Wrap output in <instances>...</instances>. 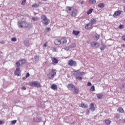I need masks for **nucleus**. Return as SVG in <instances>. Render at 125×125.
<instances>
[{
    "mask_svg": "<svg viewBox=\"0 0 125 125\" xmlns=\"http://www.w3.org/2000/svg\"><path fill=\"white\" fill-rule=\"evenodd\" d=\"M100 49H101V50H104V49H105V46H103L101 47Z\"/></svg>",
    "mask_w": 125,
    "mask_h": 125,
    "instance_id": "49530a36",
    "label": "nucleus"
},
{
    "mask_svg": "<svg viewBox=\"0 0 125 125\" xmlns=\"http://www.w3.org/2000/svg\"><path fill=\"white\" fill-rule=\"evenodd\" d=\"M90 113V111L88 109H87L86 112V115H88Z\"/></svg>",
    "mask_w": 125,
    "mask_h": 125,
    "instance_id": "603ef678",
    "label": "nucleus"
},
{
    "mask_svg": "<svg viewBox=\"0 0 125 125\" xmlns=\"http://www.w3.org/2000/svg\"><path fill=\"white\" fill-rule=\"evenodd\" d=\"M53 51L54 52H56V51H56V48H53Z\"/></svg>",
    "mask_w": 125,
    "mask_h": 125,
    "instance_id": "864d4df0",
    "label": "nucleus"
},
{
    "mask_svg": "<svg viewBox=\"0 0 125 125\" xmlns=\"http://www.w3.org/2000/svg\"><path fill=\"white\" fill-rule=\"evenodd\" d=\"M4 124H5V122H4V121H0V125H4Z\"/></svg>",
    "mask_w": 125,
    "mask_h": 125,
    "instance_id": "c03bdc74",
    "label": "nucleus"
},
{
    "mask_svg": "<svg viewBox=\"0 0 125 125\" xmlns=\"http://www.w3.org/2000/svg\"><path fill=\"white\" fill-rule=\"evenodd\" d=\"M51 88L53 89V90L57 89V85L55 84V83L52 84L51 86Z\"/></svg>",
    "mask_w": 125,
    "mask_h": 125,
    "instance_id": "4be33fe9",
    "label": "nucleus"
},
{
    "mask_svg": "<svg viewBox=\"0 0 125 125\" xmlns=\"http://www.w3.org/2000/svg\"><path fill=\"white\" fill-rule=\"evenodd\" d=\"M20 63L21 62L19 61L16 63V65H17L18 68H20V66H21V64Z\"/></svg>",
    "mask_w": 125,
    "mask_h": 125,
    "instance_id": "c9c22d12",
    "label": "nucleus"
},
{
    "mask_svg": "<svg viewBox=\"0 0 125 125\" xmlns=\"http://www.w3.org/2000/svg\"><path fill=\"white\" fill-rule=\"evenodd\" d=\"M73 92L75 94H78L79 93V89L75 87V88L73 89Z\"/></svg>",
    "mask_w": 125,
    "mask_h": 125,
    "instance_id": "393cba45",
    "label": "nucleus"
},
{
    "mask_svg": "<svg viewBox=\"0 0 125 125\" xmlns=\"http://www.w3.org/2000/svg\"><path fill=\"white\" fill-rule=\"evenodd\" d=\"M73 8H74L73 7L66 6L65 7L66 12H67V13L70 12V11H71V10H72V9H73Z\"/></svg>",
    "mask_w": 125,
    "mask_h": 125,
    "instance_id": "aec40b11",
    "label": "nucleus"
},
{
    "mask_svg": "<svg viewBox=\"0 0 125 125\" xmlns=\"http://www.w3.org/2000/svg\"><path fill=\"white\" fill-rule=\"evenodd\" d=\"M41 19L42 20V24L43 25H45V26L47 25L49 23H50V20L46 17V16L44 15H42L41 16Z\"/></svg>",
    "mask_w": 125,
    "mask_h": 125,
    "instance_id": "f257e3e1",
    "label": "nucleus"
},
{
    "mask_svg": "<svg viewBox=\"0 0 125 125\" xmlns=\"http://www.w3.org/2000/svg\"><path fill=\"white\" fill-rule=\"evenodd\" d=\"M15 75H16V76H20V67H17L16 69V70L15 72Z\"/></svg>",
    "mask_w": 125,
    "mask_h": 125,
    "instance_id": "4468645a",
    "label": "nucleus"
},
{
    "mask_svg": "<svg viewBox=\"0 0 125 125\" xmlns=\"http://www.w3.org/2000/svg\"><path fill=\"white\" fill-rule=\"evenodd\" d=\"M58 63V60L56 58H52V64L53 65H55V64H57Z\"/></svg>",
    "mask_w": 125,
    "mask_h": 125,
    "instance_id": "ddd939ff",
    "label": "nucleus"
},
{
    "mask_svg": "<svg viewBox=\"0 0 125 125\" xmlns=\"http://www.w3.org/2000/svg\"><path fill=\"white\" fill-rule=\"evenodd\" d=\"M61 42L63 44L66 43L67 42V39L65 37L62 38L61 40Z\"/></svg>",
    "mask_w": 125,
    "mask_h": 125,
    "instance_id": "a211bd4d",
    "label": "nucleus"
},
{
    "mask_svg": "<svg viewBox=\"0 0 125 125\" xmlns=\"http://www.w3.org/2000/svg\"><path fill=\"white\" fill-rule=\"evenodd\" d=\"M25 21H18V25L19 26V28H24L25 27Z\"/></svg>",
    "mask_w": 125,
    "mask_h": 125,
    "instance_id": "1a4fd4ad",
    "label": "nucleus"
},
{
    "mask_svg": "<svg viewBox=\"0 0 125 125\" xmlns=\"http://www.w3.org/2000/svg\"><path fill=\"white\" fill-rule=\"evenodd\" d=\"M89 110L91 111V112H94L95 111V107H94V104L93 103L90 104Z\"/></svg>",
    "mask_w": 125,
    "mask_h": 125,
    "instance_id": "9d476101",
    "label": "nucleus"
},
{
    "mask_svg": "<svg viewBox=\"0 0 125 125\" xmlns=\"http://www.w3.org/2000/svg\"><path fill=\"white\" fill-rule=\"evenodd\" d=\"M73 35H75V36H78L79 34H80V31H77V30H73Z\"/></svg>",
    "mask_w": 125,
    "mask_h": 125,
    "instance_id": "bb28decb",
    "label": "nucleus"
},
{
    "mask_svg": "<svg viewBox=\"0 0 125 125\" xmlns=\"http://www.w3.org/2000/svg\"><path fill=\"white\" fill-rule=\"evenodd\" d=\"M105 125H110V124H111V121L109 120H105Z\"/></svg>",
    "mask_w": 125,
    "mask_h": 125,
    "instance_id": "72a5a7b5",
    "label": "nucleus"
},
{
    "mask_svg": "<svg viewBox=\"0 0 125 125\" xmlns=\"http://www.w3.org/2000/svg\"><path fill=\"white\" fill-rule=\"evenodd\" d=\"M103 97V95L101 94H97V98L98 99H101Z\"/></svg>",
    "mask_w": 125,
    "mask_h": 125,
    "instance_id": "f704fd0d",
    "label": "nucleus"
},
{
    "mask_svg": "<svg viewBox=\"0 0 125 125\" xmlns=\"http://www.w3.org/2000/svg\"><path fill=\"white\" fill-rule=\"evenodd\" d=\"M33 121L35 123H40V122H42V118L40 117H37L36 118H34Z\"/></svg>",
    "mask_w": 125,
    "mask_h": 125,
    "instance_id": "f3484780",
    "label": "nucleus"
},
{
    "mask_svg": "<svg viewBox=\"0 0 125 125\" xmlns=\"http://www.w3.org/2000/svg\"><path fill=\"white\" fill-rule=\"evenodd\" d=\"M122 86L123 87H124V88H125V83L122 84Z\"/></svg>",
    "mask_w": 125,
    "mask_h": 125,
    "instance_id": "bf43d9fd",
    "label": "nucleus"
},
{
    "mask_svg": "<svg viewBox=\"0 0 125 125\" xmlns=\"http://www.w3.org/2000/svg\"><path fill=\"white\" fill-rule=\"evenodd\" d=\"M25 3H26V0H22L21 3V5H25Z\"/></svg>",
    "mask_w": 125,
    "mask_h": 125,
    "instance_id": "a19ab883",
    "label": "nucleus"
},
{
    "mask_svg": "<svg viewBox=\"0 0 125 125\" xmlns=\"http://www.w3.org/2000/svg\"><path fill=\"white\" fill-rule=\"evenodd\" d=\"M122 46H123V47H125V44H122Z\"/></svg>",
    "mask_w": 125,
    "mask_h": 125,
    "instance_id": "0e129e2a",
    "label": "nucleus"
},
{
    "mask_svg": "<svg viewBox=\"0 0 125 125\" xmlns=\"http://www.w3.org/2000/svg\"><path fill=\"white\" fill-rule=\"evenodd\" d=\"M118 111L120 113H122L125 112V111L124 110V109L122 108V107H120L118 108Z\"/></svg>",
    "mask_w": 125,
    "mask_h": 125,
    "instance_id": "7c9ffc66",
    "label": "nucleus"
},
{
    "mask_svg": "<svg viewBox=\"0 0 125 125\" xmlns=\"http://www.w3.org/2000/svg\"><path fill=\"white\" fill-rule=\"evenodd\" d=\"M78 14V10L77 9H74L72 11L71 16L72 17H76Z\"/></svg>",
    "mask_w": 125,
    "mask_h": 125,
    "instance_id": "9b49d317",
    "label": "nucleus"
},
{
    "mask_svg": "<svg viewBox=\"0 0 125 125\" xmlns=\"http://www.w3.org/2000/svg\"><path fill=\"white\" fill-rule=\"evenodd\" d=\"M87 85H88V86L91 85V83L88 82V83H87Z\"/></svg>",
    "mask_w": 125,
    "mask_h": 125,
    "instance_id": "5fc2aeb1",
    "label": "nucleus"
},
{
    "mask_svg": "<svg viewBox=\"0 0 125 125\" xmlns=\"http://www.w3.org/2000/svg\"><path fill=\"white\" fill-rule=\"evenodd\" d=\"M33 85H34L35 87H41V86H42L41 83L37 81H34L32 82V83L30 84V86H33Z\"/></svg>",
    "mask_w": 125,
    "mask_h": 125,
    "instance_id": "20e7f679",
    "label": "nucleus"
},
{
    "mask_svg": "<svg viewBox=\"0 0 125 125\" xmlns=\"http://www.w3.org/2000/svg\"><path fill=\"white\" fill-rule=\"evenodd\" d=\"M80 107L82 108H87V105L84 104V103H82L80 105Z\"/></svg>",
    "mask_w": 125,
    "mask_h": 125,
    "instance_id": "c85d7f7f",
    "label": "nucleus"
},
{
    "mask_svg": "<svg viewBox=\"0 0 125 125\" xmlns=\"http://www.w3.org/2000/svg\"><path fill=\"white\" fill-rule=\"evenodd\" d=\"M89 2L90 4H95L96 3V0H89Z\"/></svg>",
    "mask_w": 125,
    "mask_h": 125,
    "instance_id": "a878e982",
    "label": "nucleus"
},
{
    "mask_svg": "<svg viewBox=\"0 0 125 125\" xmlns=\"http://www.w3.org/2000/svg\"><path fill=\"white\" fill-rule=\"evenodd\" d=\"M97 22L96 19H92L90 21V23L93 25V24H95Z\"/></svg>",
    "mask_w": 125,
    "mask_h": 125,
    "instance_id": "412c9836",
    "label": "nucleus"
},
{
    "mask_svg": "<svg viewBox=\"0 0 125 125\" xmlns=\"http://www.w3.org/2000/svg\"><path fill=\"white\" fill-rule=\"evenodd\" d=\"M32 20L34 21H38L39 20V17H33L32 18Z\"/></svg>",
    "mask_w": 125,
    "mask_h": 125,
    "instance_id": "c756f323",
    "label": "nucleus"
},
{
    "mask_svg": "<svg viewBox=\"0 0 125 125\" xmlns=\"http://www.w3.org/2000/svg\"><path fill=\"white\" fill-rule=\"evenodd\" d=\"M91 46L95 47H98L99 46V44L97 42H92L91 43Z\"/></svg>",
    "mask_w": 125,
    "mask_h": 125,
    "instance_id": "2eb2a0df",
    "label": "nucleus"
},
{
    "mask_svg": "<svg viewBox=\"0 0 125 125\" xmlns=\"http://www.w3.org/2000/svg\"><path fill=\"white\" fill-rule=\"evenodd\" d=\"M24 27L27 29H31L33 27V24L30 22H25Z\"/></svg>",
    "mask_w": 125,
    "mask_h": 125,
    "instance_id": "0eeeda50",
    "label": "nucleus"
},
{
    "mask_svg": "<svg viewBox=\"0 0 125 125\" xmlns=\"http://www.w3.org/2000/svg\"><path fill=\"white\" fill-rule=\"evenodd\" d=\"M66 87H67V88L68 89H69V90H74V88H75V87H76V86H75V85L73 83H69L68 84Z\"/></svg>",
    "mask_w": 125,
    "mask_h": 125,
    "instance_id": "423d86ee",
    "label": "nucleus"
},
{
    "mask_svg": "<svg viewBox=\"0 0 125 125\" xmlns=\"http://www.w3.org/2000/svg\"><path fill=\"white\" fill-rule=\"evenodd\" d=\"M68 65L69 66H77V62H76V61H73V60H70L68 61Z\"/></svg>",
    "mask_w": 125,
    "mask_h": 125,
    "instance_id": "39448f33",
    "label": "nucleus"
},
{
    "mask_svg": "<svg viewBox=\"0 0 125 125\" xmlns=\"http://www.w3.org/2000/svg\"><path fill=\"white\" fill-rule=\"evenodd\" d=\"M90 90L91 91H94V90H95V87H94V85L91 87Z\"/></svg>",
    "mask_w": 125,
    "mask_h": 125,
    "instance_id": "58836bf2",
    "label": "nucleus"
},
{
    "mask_svg": "<svg viewBox=\"0 0 125 125\" xmlns=\"http://www.w3.org/2000/svg\"><path fill=\"white\" fill-rule=\"evenodd\" d=\"M100 38V35L97 34H95L94 39L96 41H97V40H99Z\"/></svg>",
    "mask_w": 125,
    "mask_h": 125,
    "instance_id": "b1692460",
    "label": "nucleus"
},
{
    "mask_svg": "<svg viewBox=\"0 0 125 125\" xmlns=\"http://www.w3.org/2000/svg\"><path fill=\"white\" fill-rule=\"evenodd\" d=\"M47 29V30H48V31L50 30V28H49V27H48Z\"/></svg>",
    "mask_w": 125,
    "mask_h": 125,
    "instance_id": "e2e57ef3",
    "label": "nucleus"
},
{
    "mask_svg": "<svg viewBox=\"0 0 125 125\" xmlns=\"http://www.w3.org/2000/svg\"><path fill=\"white\" fill-rule=\"evenodd\" d=\"M124 123L125 124V119L124 120Z\"/></svg>",
    "mask_w": 125,
    "mask_h": 125,
    "instance_id": "69168bd1",
    "label": "nucleus"
},
{
    "mask_svg": "<svg viewBox=\"0 0 125 125\" xmlns=\"http://www.w3.org/2000/svg\"><path fill=\"white\" fill-rule=\"evenodd\" d=\"M0 43L4 44V43H5V42H4V41H2L0 42Z\"/></svg>",
    "mask_w": 125,
    "mask_h": 125,
    "instance_id": "4d7b16f0",
    "label": "nucleus"
},
{
    "mask_svg": "<svg viewBox=\"0 0 125 125\" xmlns=\"http://www.w3.org/2000/svg\"><path fill=\"white\" fill-rule=\"evenodd\" d=\"M124 3H125V0L123 1Z\"/></svg>",
    "mask_w": 125,
    "mask_h": 125,
    "instance_id": "338daca9",
    "label": "nucleus"
},
{
    "mask_svg": "<svg viewBox=\"0 0 125 125\" xmlns=\"http://www.w3.org/2000/svg\"><path fill=\"white\" fill-rule=\"evenodd\" d=\"M54 43L56 45H60V44H61V40L59 39H56L54 41Z\"/></svg>",
    "mask_w": 125,
    "mask_h": 125,
    "instance_id": "dca6fc26",
    "label": "nucleus"
},
{
    "mask_svg": "<svg viewBox=\"0 0 125 125\" xmlns=\"http://www.w3.org/2000/svg\"><path fill=\"white\" fill-rule=\"evenodd\" d=\"M121 13H122V11L121 10L116 11L114 12V14L113 15V17H117V16H120Z\"/></svg>",
    "mask_w": 125,
    "mask_h": 125,
    "instance_id": "6e6552de",
    "label": "nucleus"
},
{
    "mask_svg": "<svg viewBox=\"0 0 125 125\" xmlns=\"http://www.w3.org/2000/svg\"><path fill=\"white\" fill-rule=\"evenodd\" d=\"M76 46H77V44H76L75 43H72L70 46H69L70 48H75Z\"/></svg>",
    "mask_w": 125,
    "mask_h": 125,
    "instance_id": "473e14b6",
    "label": "nucleus"
},
{
    "mask_svg": "<svg viewBox=\"0 0 125 125\" xmlns=\"http://www.w3.org/2000/svg\"><path fill=\"white\" fill-rule=\"evenodd\" d=\"M73 74L74 76H84L85 75V73L81 72L80 70H74Z\"/></svg>",
    "mask_w": 125,
    "mask_h": 125,
    "instance_id": "7ed1b4c3",
    "label": "nucleus"
},
{
    "mask_svg": "<svg viewBox=\"0 0 125 125\" xmlns=\"http://www.w3.org/2000/svg\"><path fill=\"white\" fill-rule=\"evenodd\" d=\"M21 89H22V90H26V88L25 86H22V87H21Z\"/></svg>",
    "mask_w": 125,
    "mask_h": 125,
    "instance_id": "3c124183",
    "label": "nucleus"
},
{
    "mask_svg": "<svg viewBox=\"0 0 125 125\" xmlns=\"http://www.w3.org/2000/svg\"><path fill=\"white\" fill-rule=\"evenodd\" d=\"M21 64H25V63H26V61L25 59H21L20 60H19Z\"/></svg>",
    "mask_w": 125,
    "mask_h": 125,
    "instance_id": "5701e85b",
    "label": "nucleus"
},
{
    "mask_svg": "<svg viewBox=\"0 0 125 125\" xmlns=\"http://www.w3.org/2000/svg\"><path fill=\"white\" fill-rule=\"evenodd\" d=\"M25 77H26V78H28V77H30V73H27Z\"/></svg>",
    "mask_w": 125,
    "mask_h": 125,
    "instance_id": "8fccbe9b",
    "label": "nucleus"
},
{
    "mask_svg": "<svg viewBox=\"0 0 125 125\" xmlns=\"http://www.w3.org/2000/svg\"><path fill=\"white\" fill-rule=\"evenodd\" d=\"M43 46H44V47H46L47 46V45L46 44V43H45L44 44Z\"/></svg>",
    "mask_w": 125,
    "mask_h": 125,
    "instance_id": "13d9d810",
    "label": "nucleus"
},
{
    "mask_svg": "<svg viewBox=\"0 0 125 125\" xmlns=\"http://www.w3.org/2000/svg\"><path fill=\"white\" fill-rule=\"evenodd\" d=\"M119 29H124V25H123V24H120V25L119 26Z\"/></svg>",
    "mask_w": 125,
    "mask_h": 125,
    "instance_id": "a18cd8bd",
    "label": "nucleus"
},
{
    "mask_svg": "<svg viewBox=\"0 0 125 125\" xmlns=\"http://www.w3.org/2000/svg\"><path fill=\"white\" fill-rule=\"evenodd\" d=\"M93 9H90L89 10L87 11V13L88 14H90L91 13H92Z\"/></svg>",
    "mask_w": 125,
    "mask_h": 125,
    "instance_id": "4c0bfd02",
    "label": "nucleus"
},
{
    "mask_svg": "<svg viewBox=\"0 0 125 125\" xmlns=\"http://www.w3.org/2000/svg\"><path fill=\"white\" fill-rule=\"evenodd\" d=\"M122 40H123V41H125V35L123 36L122 38Z\"/></svg>",
    "mask_w": 125,
    "mask_h": 125,
    "instance_id": "6e6d98bb",
    "label": "nucleus"
},
{
    "mask_svg": "<svg viewBox=\"0 0 125 125\" xmlns=\"http://www.w3.org/2000/svg\"><path fill=\"white\" fill-rule=\"evenodd\" d=\"M91 27H92V25L91 24V23L90 22L88 24H87L85 26V28L87 29V30H89V29H90L91 28Z\"/></svg>",
    "mask_w": 125,
    "mask_h": 125,
    "instance_id": "6ab92c4d",
    "label": "nucleus"
},
{
    "mask_svg": "<svg viewBox=\"0 0 125 125\" xmlns=\"http://www.w3.org/2000/svg\"><path fill=\"white\" fill-rule=\"evenodd\" d=\"M17 122V121H16V120H13L12 121V124L13 125H14L15 124H16Z\"/></svg>",
    "mask_w": 125,
    "mask_h": 125,
    "instance_id": "de8ad7c7",
    "label": "nucleus"
},
{
    "mask_svg": "<svg viewBox=\"0 0 125 125\" xmlns=\"http://www.w3.org/2000/svg\"><path fill=\"white\" fill-rule=\"evenodd\" d=\"M98 7H100V8H103V7H104V3H100L98 4Z\"/></svg>",
    "mask_w": 125,
    "mask_h": 125,
    "instance_id": "2f4dec72",
    "label": "nucleus"
},
{
    "mask_svg": "<svg viewBox=\"0 0 125 125\" xmlns=\"http://www.w3.org/2000/svg\"><path fill=\"white\" fill-rule=\"evenodd\" d=\"M34 59L35 61H39V60H40V57L36 55L34 57Z\"/></svg>",
    "mask_w": 125,
    "mask_h": 125,
    "instance_id": "e433bc0d",
    "label": "nucleus"
},
{
    "mask_svg": "<svg viewBox=\"0 0 125 125\" xmlns=\"http://www.w3.org/2000/svg\"><path fill=\"white\" fill-rule=\"evenodd\" d=\"M120 117L121 116H120V115H116L115 118L116 119H120Z\"/></svg>",
    "mask_w": 125,
    "mask_h": 125,
    "instance_id": "09e8293b",
    "label": "nucleus"
},
{
    "mask_svg": "<svg viewBox=\"0 0 125 125\" xmlns=\"http://www.w3.org/2000/svg\"><path fill=\"white\" fill-rule=\"evenodd\" d=\"M84 3V1H82L81 2V4H83Z\"/></svg>",
    "mask_w": 125,
    "mask_h": 125,
    "instance_id": "052dcab7",
    "label": "nucleus"
},
{
    "mask_svg": "<svg viewBox=\"0 0 125 125\" xmlns=\"http://www.w3.org/2000/svg\"><path fill=\"white\" fill-rule=\"evenodd\" d=\"M23 43H24V45H26V46H27V45H29V44H30V42H29V41H28V40H25L23 42Z\"/></svg>",
    "mask_w": 125,
    "mask_h": 125,
    "instance_id": "cd10ccee",
    "label": "nucleus"
},
{
    "mask_svg": "<svg viewBox=\"0 0 125 125\" xmlns=\"http://www.w3.org/2000/svg\"><path fill=\"white\" fill-rule=\"evenodd\" d=\"M70 48H71L70 46H66V47H64V50H66V51H68V50H69V49H70Z\"/></svg>",
    "mask_w": 125,
    "mask_h": 125,
    "instance_id": "79ce46f5",
    "label": "nucleus"
},
{
    "mask_svg": "<svg viewBox=\"0 0 125 125\" xmlns=\"http://www.w3.org/2000/svg\"><path fill=\"white\" fill-rule=\"evenodd\" d=\"M41 5H42V2H39L38 4L35 3L32 5V7L34 8H38V7H39V6H41Z\"/></svg>",
    "mask_w": 125,
    "mask_h": 125,
    "instance_id": "f8f14e48",
    "label": "nucleus"
},
{
    "mask_svg": "<svg viewBox=\"0 0 125 125\" xmlns=\"http://www.w3.org/2000/svg\"><path fill=\"white\" fill-rule=\"evenodd\" d=\"M124 11H125V8H124Z\"/></svg>",
    "mask_w": 125,
    "mask_h": 125,
    "instance_id": "774afa93",
    "label": "nucleus"
},
{
    "mask_svg": "<svg viewBox=\"0 0 125 125\" xmlns=\"http://www.w3.org/2000/svg\"><path fill=\"white\" fill-rule=\"evenodd\" d=\"M76 80H79V81H82V80H83V77H80V76L77 77Z\"/></svg>",
    "mask_w": 125,
    "mask_h": 125,
    "instance_id": "ea45409f",
    "label": "nucleus"
},
{
    "mask_svg": "<svg viewBox=\"0 0 125 125\" xmlns=\"http://www.w3.org/2000/svg\"><path fill=\"white\" fill-rule=\"evenodd\" d=\"M26 77H23L22 78V80H23V81H25V80H26Z\"/></svg>",
    "mask_w": 125,
    "mask_h": 125,
    "instance_id": "680f3d73",
    "label": "nucleus"
},
{
    "mask_svg": "<svg viewBox=\"0 0 125 125\" xmlns=\"http://www.w3.org/2000/svg\"><path fill=\"white\" fill-rule=\"evenodd\" d=\"M56 75V70L53 69L52 71L47 74V77L50 80H52L53 79H54V77H55Z\"/></svg>",
    "mask_w": 125,
    "mask_h": 125,
    "instance_id": "f03ea898",
    "label": "nucleus"
},
{
    "mask_svg": "<svg viewBox=\"0 0 125 125\" xmlns=\"http://www.w3.org/2000/svg\"><path fill=\"white\" fill-rule=\"evenodd\" d=\"M11 41H12V42H16V41H17V39H16V38H11Z\"/></svg>",
    "mask_w": 125,
    "mask_h": 125,
    "instance_id": "37998d69",
    "label": "nucleus"
}]
</instances>
